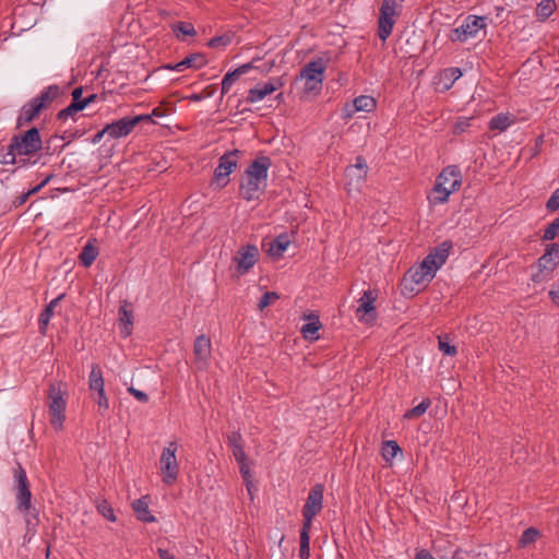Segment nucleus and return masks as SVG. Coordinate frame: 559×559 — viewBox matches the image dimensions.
<instances>
[{"label":"nucleus","mask_w":559,"mask_h":559,"mask_svg":"<svg viewBox=\"0 0 559 559\" xmlns=\"http://www.w3.org/2000/svg\"><path fill=\"white\" fill-rule=\"evenodd\" d=\"M272 166L269 156L257 157L245 170V178L240 183V195L246 201L259 200L266 188L267 171Z\"/></svg>","instance_id":"obj_1"},{"label":"nucleus","mask_w":559,"mask_h":559,"mask_svg":"<svg viewBox=\"0 0 559 559\" xmlns=\"http://www.w3.org/2000/svg\"><path fill=\"white\" fill-rule=\"evenodd\" d=\"M461 185L462 173L460 167L456 165L447 166L436 179L431 202L436 204L448 202L450 194L457 191Z\"/></svg>","instance_id":"obj_2"},{"label":"nucleus","mask_w":559,"mask_h":559,"mask_svg":"<svg viewBox=\"0 0 559 559\" xmlns=\"http://www.w3.org/2000/svg\"><path fill=\"white\" fill-rule=\"evenodd\" d=\"M326 62L322 58H317L307 62L296 78L297 82L304 83V91L307 94H318L322 88Z\"/></svg>","instance_id":"obj_3"},{"label":"nucleus","mask_w":559,"mask_h":559,"mask_svg":"<svg viewBox=\"0 0 559 559\" xmlns=\"http://www.w3.org/2000/svg\"><path fill=\"white\" fill-rule=\"evenodd\" d=\"M14 478L16 483V509L26 516H32L37 520V510L32 507V492L29 489V481L25 469L20 463L14 468Z\"/></svg>","instance_id":"obj_4"},{"label":"nucleus","mask_w":559,"mask_h":559,"mask_svg":"<svg viewBox=\"0 0 559 559\" xmlns=\"http://www.w3.org/2000/svg\"><path fill=\"white\" fill-rule=\"evenodd\" d=\"M403 1L404 0H383L378 20V36L382 41H385L391 36L396 23V17L402 11Z\"/></svg>","instance_id":"obj_5"},{"label":"nucleus","mask_w":559,"mask_h":559,"mask_svg":"<svg viewBox=\"0 0 559 559\" xmlns=\"http://www.w3.org/2000/svg\"><path fill=\"white\" fill-rule=\"evenodd\" d=\"M10 144L11 151H15L19 156L34 155L43 147L40 133L36 127L31 128L22 134L13 135Z\"/></svg>","instance_id":"obj_6"},{"label":"nucleus","mask_w":559,"mask_h":559,"mask_svg":"<svg viewBox=\"0 0 559 559\" xmlns=\"http://www.w3.org/2000/svg\"><path fill=\"white\" fill-rule=\"evenodd\" d=\"M47 400L50 424L56 430H61L66 419L64 412L67 402L64 399V392L61 390L60 385H49Z\"/></svg>","instance_id":"obj_7"},{"label":"nucleus","mask_w":559,"mask_h":559,"mask_svg":"<svg viewBox=\"0 0 559 559\" xmlns=\"http://www.w3.org/2000/svg\"><path fill=\"white\" fill-rule=\"evenodd\" d=\"M559 263V245H547L545 253L538 259V271L532 275L534 283H542L550 278L551 273Z\"/></svg>","instance_id":"obj_8"},{"label":"nucleus","mask_w":559,"mask_h":559,"mask_svg":"<svg viewBox=\"0 0 559 559\" xmlns=\"http://www.w3.org/2000/svg\"><path fill=\"white\" fill-rule=\"evenodd\" d=\"M378 296V289H367L364 292L362 296L358 300L359 306L355 311L356 318L359 322L368 326L376 324L378 319V312L376 308Z\"/></svg>","instance_id":"obj_9"},{"label":"nucleus","mask_w":559,"mask_h":559,"mask_svg":"<svg viewBox=\"0 0 559 559\" xmlns=\"http://www.w3.org/2000/svg\"><path fill=\"white\" fill-rule=\"evenodd\" d=\"M242 155V152L239 150H233L223 154L218 159V165L214 170L213 182L216 183L218 188H224L229 182V175L237 167L239 157Z\"/></svg>","instance_id":"obj_10"},{"label":"nucleus","mask_w":559,"mask_h":559,"mask_svg":"<svg viewBox=\"0 0 559 559\" xmlns=\"http://www.w3.org/2000/svg\"><path fill=\"white\" fill-rule=\"evenodd\" d=\"M177 450V443L175 441H171L168 443L167 447L163 449L160 454V473L163 481L166 485H173L178 477L179 464L176 457Z\"/></svg>","instance_id":"obj_11"},{"label":"nucleus","mask_w":559,"mask_h":559,"mask_svg":"<svg viewBox=\"0 0 559 559\" xmlns=\"http://www.w3.org/2000/svg\"><path fill=\"white\" fill-rule=\"evenodd\" d=\"M438 271V265L430 260H423V262L411 267L403 278L404 289H407V283L416 285H426L431 282Z\"/></svg>","instance_id":"obj_12"},{"label":"nucleus","mask_w":559,"mask_h":559,"mask_svg":"<svg viewBox=\"0 0 559 559\" xmlns=\"http://www.w3.org/2000/svg\"><path fill=\"white\" fill-rule=\"evenodd\" d=\"M323 485L317 484L314 485L306 499V503L302 508V516L306 530L311 528L312 519L319 514L323 507Z\"/></svg>","instance_id":"obj_13"},{"label":"nucleus","mask_w":559,"mask_h":559,"mask_svg":"<svg viewBox=\"0 0 559 559\" xmlns=\"http://www.w3.org/2000/svg\"><path fill=\"white\" fill-rule=\"evenodd\" d=\"M485 27L486 22L484 16L468 15L460 26L451 31L449 38L452 41L463 43L471 37H475L476 34Z\"/></svg>","instance_id":"obj_14"},{"label":"nucleus","mask_w":559,"mask_h":559,"mask_svg":"<svg viewBox=\"0 0 559 559\" xmlns=\"http://www.w3.org/2000/svg\"><path fill=\"white\" fill-rule=\"evenodd\" d=\"M260 257L259 249L254 245L240 247L233 258L237 275H243L250 271L258 262Z\"/></svg>","instance_id":"obj_15"},{"label":"nucleus","mask_w":559,"mask_h":559,"mask_svg":"<svg viewBox=\"0 0 559 559\" xmlns=\"http://www.w3.org/2000/svg\"><path fill=\"white\" fill-rule=\"evenodd\" d=\"M211 353V340L204 334L197 336L193 344V356L199 369H205L207 367Z\"/></svg>","instance_id":"obj_16"},{"label":"nucleus","mask_w":559,"mask_h":559,"mask_svg":"<svg viewBox=\"0 0 559 559\" xmlns=\"http://www.w3.org/2000/svg\"><path fill=\"white\" fill-rule=\"evenodd\" d=\"M139 123V119H130V117H123L105 127V131L112 139H119L127 136L134 127Z\"/></svg>","instance_id":"obj_17"},{"label":"nucleus","mask_w":559,"mask_h":559,"mask_svg":"<svg viewBox=\"0 0 559 559\" xmlns=\"http://www.w3.org/2000/svg\"><path fill=\"white\" fill-rule=\"evenodd\" d=\"M302 319L308 322L304 324L300 329V333L302 337L307 341H317L320 338L319 331L322 328L319 316L314 312L305 313Z\"/></svg>","instance_id":"obj_18"},{"label":"nucleus","mask_w":559,"mask_h":559,"mask_svg":"<svg viewBox=\"0 0 559 559\" xmlns=\"http://www.w3.org/2000/svg\"><path fill=\"white\" fill-rule=\"evenodd\" d=\"M275 82L278 80L270 81L264 84H258L257 86L250 88L248 91L247 102L248 103H257L262 100L265 96L272 94L277 90V85Z\"/></svg>","instance_id":"obj_19"},{"label":"nucleus","mask_w":559,"mask_h":559,"mask_svg":"<svg viewBox=\"0 0 559 559\" xmlns=\"http://www.w3.org/2000/svg\"><path fill=\"white\" fill-rule=\"evenodd\" d=\"M118 314H119L120 334L123 337H128L132 331L133 312L131 309H129V304L127 301H123V304L120 306Z\"/></svg>","instance_id":"obj_20"},{"label":"nucleus","mask_w":559,"mask_h":559,"mask_svg":"<svg viewBox=\"0 0 559 559\" xmlns=\"http://www.w3.org/2000/svg\"><path fill=\"white\" fill-rule=\"evenodd\" d=\"M206 63V57L203 53L197 52L186 57L183 60L174 66L168 64L166 68L176 71H182L183 68L200 69L204 67Z\"/></svg>","instance_id":"obj_21"},{"label":"nucleus","mask_w":559,"mask_h":559,"mask_svg":"<svg viewBox=\"0 0 559 559\" xmlns=\"http://www.w3.org/2000/svg\"><path fill=\"white\" fill-rule=\"evenodd\" d=\"M452 248V241L444 240L439 246L433 248V250L425 258V260L432 261L438 265L439 269L447 261Z\"/></svg>","instance_id":"obj_22"},{"label":"nucleus","mask_w":559,"mask_h":559,"mask_svg":"<svg viewBox=\"0 0 559 559\" xmlns=\"http://www.w3.org/2000/svg\"><path fill=\"white\" fill-rule=\"evenodd\" d=\"M40 104H36L33 99L26 103L17 117V127L31 123L40 112Z\"/></svg>","instance_id":"obj_23"},{"label":"nucleus","mask_w":559,"mask_h":559,"mask_svg":"<svg viewBox=\"0 0 559 559\" xmlns=\"http://www.w3.org/2000/svg\"><path fill=\"white\" fill-rule=\"evenodd\" d=\"M132 509L136 514L138 520L144 523H153L156 521L155 516L148 510V497L143 496L132 502Z\"/></svg>","instance_id":"obj_24"},{"label":"nucleus","mask_w":559,"mask_h":559,"mask_svg":"<svg viewBox=\"0 0 559 559\" xmlns=\"http://www.w3.org/2000/svg\"><path fill=\"white\" fill-rule=\"evenodd\" d=\"M227 443L233 451V455L237 462H242L247 460V454L243 449V439L239 431H233L228 438Z\"/></svg>","instance_id":"obj_25"},{"label":"nucleus","mask_w":559,"mask_h":559,"mask_svg":"<svg viewBox=\"0 0 559 559\" xmlns=\"http://www.w3.org/2000/svg\"><path fill=\"white\" fill-rule=\"evenodd\" d=\"M251 68L252 66L250 63H246L225 74L222 81V95L227 94L240 75L247 73Z\"/></svg>","instance_id":"obj_26"},{"label":"nucleus","mask_w":559,"mask_h":559,"mask_svg":"<svg viewBox=\"0 0 559 559\" xmlns=\"http://www.w3.org/2000/svg\"><path fill=\"white\" fill-rule=\"evenodd\" d=\"M60 95L58 85H50L45 88L37 97L33 98L36 104H40V108L46 109Z\"/></svg>","instance_id":"obj_27"},{"label":"nucleus","mask_w":559,"mask_h":559,"mask_svg":"<svg viewBox=\"0 0 559 559\" xmlns=\"http://www.w3.org/2000/svg\"><path fill=\"white\" fill-rule=\"evenodd\" d=\"M88 389L96 393L105 390V381L98 364H93L91 367V372L88 376Z\"/></svg>","instance_id":"obj_28"},{"label":"nucleus","mask_w":559,"mask_h":559,"mask_svg":"<svg viewBox=\"0 0 559 559\" xmlns=\"http://www.w3.org/2000/svg\"><path fill=\"white\" fill-rule=\"evenodd\" d=\"M99 254V250L97 246H95L92 240H88L87 243L83 247L79 260L81 264L85 267H88L93 264L96 258Z\"/></svg>","instance_id":"obj_29"},{"label":"nucleus","mask_w":559,"mask_h":559,"mask_svg":"<svg viewBox=\"0 0 559 559\" xmlns=\"http://www.w3.org/2000/svg\"><path fill=\"white\" fill-rule=\"evenodd\" d=\"M355 111L371 112L377 107V102L372 96L360 95L352 100Z\"/></svg>","instance_id":"obj_30"},{"label":"nucleus","mask_w":559,"mask_h":559,"mask_svg":"<svg viewBox=\"0 0 559 559\" xmlns=\"http://www.w3.org/2000/svg\"><path fill=\"white\" fill-rule=\"evenodd\" d=\"M290 240L286 234H281L270 242L269 253L272 257H282Z\"/></svg>","instance_id":"obj_31"},{"label":"nucleus","mask_w":559,"mask_h":559,"mask_svg":"<svg viewBox=\"0 0 559 559\" xmlns=\"http://www.w3.org/2000/svg\"><path fill=\"white\" fill-rule=\"evenodd\" d=\"M555 0H542L536 8V16L538 21H546L556 10Z\"/></svg>","instance_id":"obj_32"},{"label":"nucleus","mask_w":559,"mask_h":559,"mask_svg":"<svg viewBox=\"0 0 559 559\" xmlns=\"http://www.w3.org/2000/svg\"><path fill=\"white\" fill-rule=\"evenodd\" d=\"M539 536L540 532L533 526L524 530L518 540L519 548H525L527 546L535 544Z\"/></svg>","instance_id":"obj_33"},{"label":"nucleus","mask_w":559,"mask_h":559,"mask_svg":"<svg viewBox=\"0 0 559 559\" xmlns=\"http://www.w3.org/2000/svg\"><path fill=\"white\" fill-rule=\"evenodd\" d=\"M173 32L176 34L177 38L183 40L185 36H195L197 31L191 23L188 22H178L171 25Z\"/></svg>","instance_id":"obj_34"},{"label":"nucleus","mask_w":559,"mask_h":559,"mask_svg":"<svg viewBox=\"0 0 559 559\" xmlns=\"http://www.w3.org/2000/svg\"><path fill=\"white\" fill-rule=\"evenodd\" d=\"M441 76L443 80L447 81L444 88L449 90L452 87L454 82L462 76V71L460 68L456 67L447 68L442 71Z\"/></svg>","instance_id":"obj_35"},{"label":"nucleus","mask_w":559,"mask_h":559,"mask_svg":"<svg viewBox=\"0 0 559 559\" xmlns=\"http://www.w3.org/2000/svg\"><path fill=\"white\" fill-rule=\"evenodd\" d=\"M430 405H431V401L429 399H424L417 406L408 409L404 414V418H406V419L418 418L426 413V411L429 408Z\"/></svg>","instance_id":"obj_36"},{"label":"nucleus","mask_w":559,"mask_h":559,"mask_svg":"<svg viewBox=\"0 0 559 559\" xmlns=\"http://www.w3.org/2000/svg\"><path fill=\"white\" fill-rule=\"evenodd\" d=\"M511 122L512 120L509 116L499 114L490 119L489 129L504 131L511 124Z\"/></svg>","instance_id":"obj_37"},{"label":"nucleus","mask_w":559,"mask_h":559,"mask_svg":"<svg viewBox=\"0 0 559 559\" xmlns=\"http://www.w3.org/2000/svg\"><path fill=\"white\" fill-rule=\"evenodd\" d=\"M310 530H306L305 526L301 527L300 532V547H299V556L301 559H308L310 556Z\"/></svg>","instance_id":"obj_38"},{"label":"nucleus","mask_w":559,"mask_h":559,"mask_svg":"<svg viewBox=\"0 0 559 559\" xmlns=\"http://www.w3.org/2000/svg\"><path fill=\"white\" fill-rule=\"evenodd\" d=\"M401 448L394 440L385 441L382 447V456L385 461H391L395 457L397 452H401Z\"/></svg>","instance_id":"obj_39"},{"label":"nucleus","mask_w":559,"mask_h":559,"mask_svg":"<svg viewBox=\"0 0 559 559\" xmlns=\"http://www.w3.org/2000/svg\"><path fill=\"white\" fill-rule=\"evenodd\" d=\"M231 39H233V36L228 33H225L223 35L215 36V37L211 38L207 41V46L210 48H214V49L225 48L226 46H228L231 43Z\"/></svg>","instance_id":"obj_40"},{"label":"nucleus","mask_w":559,"mask_h":559,"mask_svg":"<svg viewBox=\"0 0 559 559\" xmlns=\"http://www.w3.org/2000/svg\"><path fill=\"white\" fill-rule=\"evenodd\" d=\"M19 154L15 153V151H11V144H9L7 147L0 148V164L2 165H13L15 164L16 157Z\"/></svg>","instance_id":"obj_41"},{"label":"nucleus","mask_w":559,"mask_h":559,"mask_svg":"<svg viewBox=\"0 0 559 559\" xmlns=\"http://www.w3.org/2000/svg\"><path fill=\"white\" fill-rule=\"evenodd\" d=\"M473 118L468 117H459L452 127V132L455 135H460L466 132L472 127Z\"/></svg>","instance_id":"obj_42"},{"label":"nucleus","mask_w":559,"mask_h":559,"mask_svg":"<svg viewBox=\"0 0 559 559\" xmlns=\"http://www.w3.org/2000/svg\"><path fill=\"white\" fill-rule=\"evenodd\" d=\"M84 109V105H82V103H72L66 107L64 109L60 110L58 112V119L60 120H66L68 119L69 117L73 116L74 114H76L78 111H81Z\"/></svg>","instance_id":"obj_43"},{"label":"nucleus","mask_w":559,"mask_h":559,"mask_svg":"<svg viewBox=\"0 0 559 559\" xmlns=\"http://www.w3.org/2000/svg\"><path fill=\"white\" fill-rule=\"evenodd\" d=\"M97 510L98 512L104 516L106 518L108 521L110 522H115L117 519H116V515H115V512H114V509L111 508V506L107 502V500H102L97 503Z\"/></svg>","instance_id":"obj_44"},{"label":"nucleus","mask_w":559,"mask_h":559,"mask_svg":"<svg viewBox=\"0 0 559 559\" xmlns=\"http://www.w3.org/2000/svg\"><path fill=\"white\" fill-rule=\"evenodd\" d=\"M559 233V217L555 218L544 230L543 240H554Z\"/></svg>","instance_id":"obj_45"},{"label":"nucleus","mask_w":559,"mask_h":559,"mask_svg":"<svg viewBox=\"0 0 559 559\" xmlns=\"http://www.w3.org/2000/svg\"><path fill=\"white\" fill-rule=\"evenodd\" d=\"M448 336H438V343H439V349L444 354V355H448V356H454L456 355L457 350H456V347L454 345H451L448 341H447Z\"/></svg>","instance_id":"obj_46"},{"label":"nucleus","mask_w":559,"mask_h":559,"mask_svg":"<svg viewBox=\"0 0 559 559\" xmlns=\"http://www.w3.org/2000/svg\"><path fill=\"white\" fill-rule=\"evenodd\" d=\"M278 298H280V296H278L277 293H275V292H266L261 297V299H260V301L258 304V308L260 310H263L266 307H269L273 301L277 300Z\"/></svg>","instance_id":"obj_47"},{"label":"nucleus","mask_w":559,"mask_h":559,"mask_svg":"<svg viewBox=\"0 0 559 559\" xmlns=\"http://www.w3.org/2000/svg\"><path fill=\"white\" fill-rule=\"evenodd\" d=\"M53 314V311L50 308H45L39 316L38 324L41 332H44Z\"/></svg>","instance_id":"obj_48"},{"label":"nucleus","mask_w":559,"mask_h":559,"mask_svg":"<svg viewBox=\"0 0 559 559\" xmlns=\"http://www.w3.org/2000/svg\"><path fill=\"white\" fill-rule=\"evenodd\" d=\"M96 403L98 405L99 412L102 413V415H104V413L109 408V402L105 393V390L97 392Z\"/></svg>","instance_id":"obj_49"},{"label":"nucleus","mask_w":559,"mask_h":559,"mask_svg":"<svg viewBox=\"0 0 559 559\" xmlns=\"http://www.w3.org/2000/svg\"><path fill=\"white\" fill-rule=\"evenodd\" d=\"M546 209L548 212H555L559 210V188L548 199Z\"/></svg>","instance_id":"obj_50"},{"label":"nucleus","mask_w":559,"mask_h":559,"mask_svg":"<svg viewBox=\"0 0 559 559\" xmlns=\"http://www.w3.org/2000/svg\"><path fill=\"white\" fill-rule=\"evenodd\" d=\"M352 167H355L356 169H358L361 173L359 175V179L366 178L367 173H368V166L362 156H357L356 163H355V165H352Z\"/></svg>","instance_id":"obj_51"},{"label":"nucleus","mask_w":559,"mask_h":559,"mask_svg":"<svg viewBox=\"0 0 559 559\" xmlns=\"http://www.w3.org/2000/svg\"><path fill=\"white\" fill-rule=\"evenodd\" d=\"M237 463L239 464V471H240L242 479L243 480L253 479V476L251 474V471H250L247 460H243L242 462H237Z\"/></svg>","instance_id":"obj_52"},{"label":"nucleus","mask_w":559,"mask_h":559,"mask_svg":"<svg viewBox=\"0 0 559 559\" xmlns=\"http://www.w3.org/2000/svg\"><path fill=\"white\" fill-rule=\"evenodd\" d=\"M128 392L142 403L148 402V395L133 386L129 388Z\"/></svg>","instance_id":"obj_53"},{"label":"nucleus","mask_w":559,"mask_h":559,"mask_svg":"<svg viewBox=\"0 0 559 559\" xmlns=\"http://www.w3.org/2000/svg\"><path fill=\"white\" fill-rule=\"evenodd\" d=\"M157 555L159 556L160 559H176L173 552L162 547L157 548Z\"/></svg>","instance_id":"obj_54"},{"label":"nucleus","mask_w":559,"mask_h":559,"mask_svg":"<svg viewBox=\"0 0 559 559\" xmlns=\"http://www.w3.org/2000/svg\"><path fill=\"white\" fill-rule=\"evenodd\" d=\"M82 94H83V88L80 86V87H75L73 91H72V103H82Z\"/></svg>","instance_id":"obj_55"},{"label":"nucleus","mask_w":559,"mask_h":559,"mask_svg":"<svg viewBox=\"0 0 559 559\" xmlns=\"http://www.w3.org/2000/svg\"><path fill=\"white\" fill-rule=\"evenodd\" d=\"M414 559H436L427 549L417 550Z\"/></svg>","instance_id":"obj_56"},{"label":"nucleus","mask_w":559,"mask_h":559,"mask_svg":"<svg viewBox=\"0 0 559 559\" xmlns=\"http://www.w3.org/2000/svg\"><path fill=\"white\" fill-rule=\"evenodd\" d=\"M243 483L246 485V488L250 496V499L252 500L253 499V489H254L253 479L243 480Z\"/></svg>","instance_id":"obj_57"},{"label":"nucleus","mask_w":559,"mask_h":559,"mask_svg":"<svg viewBox=\"0 0 559 559\" xmlns=\"http://www.w3.org/2000/svg\"><path fill=\"white\" fill-rule=\"evenodd\" d=\"M49 179L50 177H47L41 183L27 191V193H29V195L37 193L49 181Z\"/></svg>","instance_id":"obj_58"},{"label":"nucleus","mask_w":559,"mask_h":559,"mask_svg":"<svg viewBox=\"0 0 559 559\" xmlns=\"http://www.w3.org/2000/svg\"><path fill=\"white\" fill-rule=\"evenodd\" d=\"M63 296V294L59 295L57 298L52 299L46 307L50 308L53 311V309L56 308V306H58Z\"/></svg>","instance_id":"obj_59"},{"label":"nucleus","mask_w":559,"mask_h":559,"mask_svg":"<svg viewBox=\"0 0 559 559\" xmlns=\"http://www.w3.org/2000/svg\"><path fill=\"white\" fill-rule=\"evenodd\" d=\"M107 134V131H105V128L103 130H100L99 132H97L94 138L92 139V142L94 144L100 142V140L103 139V136Z\"/></svg>","instance_id":"obj_60"},{"label":"nucleus","mask_w":559,"mask_h":559,"mask_svg":"<svg viewBox=\"0 0 559 559\" xmlns=\"http://www.w3.org/2000/svg\"><path fill=\"white\" fill-rule=\"evenodd\" d=\"M29 197H31V195H29V193H27V192H26V193H23L22 195H20V197L16 199V201H15V205H16V206H19V205L24 204V203L27 201V199H28Z\"/></svg>","instance_id":"obj_61"},{"label":"nucleus","mask_w":559,"mask_h":559,"mask_svg":"<svg viewBox=\"0 0 559 559\" xmlns=\"http://www.w3.org/2000/svg\"><path fill=\"white\" fill-rule=\"evenodd\" d=\"M549 297L551 298V300L559 305V289H552L549 292Z\"/></svg>","instance_id":"obj_62"},{"label":"nucleus","mask_w":559,"mask_h":559,"mask_svg":"<svg viewBox=\"0 0 559 559\" xmlns=\"http://www.w3.org/2000/svg\"><path fill=\"white\" fill-rule=\"evenodd\" d=\"M96 98H97V95L92 94L82 100V105H84V108H85L88 104L93 103Z\"/></svg>","instance_id":"obj_63"},{"label":"nucleus","mask_w":559,"mask_h":559,"mask_svg":"<svg viewBox=\"0 0 559 559\" xmlns=\"http://www.w3.org/2000/svg\"><path fill=\"white\" fill-rule=\"evenodd\" d=\"M130 119H139V122H141V121H151V116L150 115H139V116H135V117H130Z\"/></svg>","instance_id":"obj_64"}]
</instances>
